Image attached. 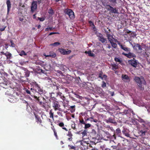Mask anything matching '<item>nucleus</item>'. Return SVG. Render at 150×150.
Segmentation results:
<instances>
[{"label": "nucleus", "instance_id": "nucleus-24", "mask_svg": "<svg viewBox=\"0 0 150 150\" xmlns=\"http://www.w3.org/2000/svg\"><path fill=\"white\" fill-rule=\"evenodd\" d=\"M44 55L46 57H50L52 58H54L56 56V53L53 51L50 52L49 54L46 55V54H44Z\"/></svg>", "mask_w": 150, "mask_h": 150}, {"label": "nucleus", "instance_id": "nucleus-9", "mask_svg": "<svg viewBox=\"0 0 150 150\" xmlns=\"http://www.w3.org/2000/svg\"><path fill=\"white\" fill-rule=\"evenodd\" d=\"M37 1H33L30 6V12L33 13L35 12L37 8Z\"/></svg>", "mask_w": 150, "mask_h": 150}, {"label": "nucleus", "instance_id": "nucleus-36", "mask_svg": "<svg viewBox=\"0 0 150 150\" xmlns=\"http://www.w3.org/2000/svg\"><path fill=\"white\" fill-rule=\"evenodd\" d=\"M112 69L115 71V70L117 69L118 68V65L116 64H113L112 65Z\"/></svg>", "mask_w": 150, "mask_h": 150}, {"label": "nucleus", "instance_id": "nucleus-52", "mask_svg": "<svg viewBox=\"0 0 150 150\" xmlns=\"http://www.w3.org/2000/svg\"><path fill=\"white\" fill-rule=\"evenodd\" d=\"M91 133L94 135H96L97 133L96 132L95 130L94 129H92L91 132Z\"/></svg>", "mask_w": 150, "mask_h": 150}, {"label": "nucleus", "instance_id": "nucleus-12", "mask_svg": "<svg viewBox=\"0 0 150 150\" xmlns=\"http://www.w3.org/2000/svg\"><path fill=\"white\" fill-rule=\"evenodd\" d=\"M97 36L99 40L102 43H106L107 39L103 37L102 34L99 33L97 34Z\"/></svg>", "mask_w": 150, "mask_h": 150}, {"label": "nucleus", "instance_id": "nucleus-13", "mask_svg": "<svg viewBox=\"0 0 150 150\" xmlns=\"http://www.w3.org/2000/svg\"><path fill=\"white\" fill-rule=\"evenodd\" d=\"M59 51L61 54L63 55L68 54L71 52V50L66 51V50L62 48L59 49Z\"/></svg>", "mask_w": 150, "mask_h": 150}, {"label": "nucleus", "instance_id": "nucleus-55", "mask_svg": "<svg viewBox=\"0 0 150 150\" xmlns=\"http://www.w3.org/2000/svg\"><path fill=\"white\" fill-rule=\"evenodd\" d=\"M140 133H141V135L144 136L145 135V133H146V131H143L142 130H141L140 131Z\"/></svg>", "mask_w": 150, "mask_h": 150}, {"label": "nucleus", "instance_id": "nucleus-26", "mask_svg": "<svg viewBox=\"0 0 150 150\" xmlns=\"http://www.w3.org/2000/svg\"><path fill=\"white\" fill-rule=\"evenodd\" d=\"M106 122L107 123H110L113 124L116 123V122L114 119H112V117H110L107 120H106Z\"/></svg>", "mask_w": 150, "mask_h": 150}, {"label": "nucleus", "instance_id": "nucleus-39", "mask_svg": "<svg viewBox=\"0 0 150 150\" xmlns=\"http://www.w3.org/2000/svg\"><path fill=\"white\" fill-rule=\"evenodd\" d=\"M85 53L86 54H88V56L91 57H93L94 56V54L93 53L91 52V51H86L85 52Z\"/></svg>", "mask_w": 150, "mask_h": 150}, {"label": "nucleus", "instance_id": "nucleus-45", "mask_svg": "<svg viewBox=\"0 0 150 150\" xmlns=\"http://www.w3.org/2000/svg\"><path fill=\"white\" fill-rule=\"evenodd\" d=\"M19 55L21 56H23V55H26L27 54L25 52V51L23 50H22L21 51V52H20V53L19 54Z\"/></svg>", "mask_w": 150, "mask_h": 150}, {"label": "nucleus", "instance_id": "nucleus-6", "mask_svg": "<svg viewBox=\"0 0 150 150\" xmlns=\"http://www.w3.org/2000/svg\"><path fill=\"white\" fill-rule=\"evenodd\" d=\"M64 12L66 14L69 16L71 19H73L75 18L74 14L72 10L67 8L65 10Z\"/></svg>", "mask_w": 150, "mask_h": 150}, {"label": "nucleus", "instance_id": "nucleus-53", "mask_svg": "<svg viewBox=\"0 0 150 150\" xmlns=\"http://www.w3.org/2000/svg\"><path fill=\"white\" fill-rule=\"evenodd\" d=\"M116 133L119 134L121 133V131L119 128H117L116 130Z\"/></svg>", "mask_w": 150, "mask_h": 150}, {"label": "nucleus", "instance_id": "nucleus-4", "mask_svg": "<svg viewBox=\"0 0 150 150\" xmlns=\"http://www.w3.org/2000/svg\"><path fill=\"white\" fill-rule=\"evenodd\" d=\"M133 47L134 49L137 53L140 54L142 52L143 50L142 47L139 44L134 43Z\"/></svg>", "mask_w": 150, "mask_h": 150}, {"label": "nucleus", "instance_id": "nucleus-20", "mask_svg": "<svg viewBox=\"0 0 150 150\" xmlns=\"http://www.w3.org/2000/svg\"><path fill=\"white\" fill-rule=\"evenodd\" d=\"M105 31L106 33V35L107 37V38L110 42L114 41V38L109 33L108 31H107L105 30Z\"/></svg>", "mask_w": 150, "mask_h": 150}, {"label": "nucleus", "instance_id": "nucleus-64", "mask_svg": "<svg viewBox=\"0 0 150 150\" xmlns=\"http://www.w3.org/2000/svg\"><path fill=\"white\" fill-rule=\"evenodd\" d=\"M10 42L11 44V46H12V47H14L15 45L14 44L13 42V41L12 40H11L10 41Z\"/></svg>", "mask_w": 150, "mask_h": 150}, {"label": "nucleus", "instance_id": "nucleus-59", "mask_svg": "<svg viewBox=\"0 0 150 150\" xmlns=\"http://www.w3.org/2000/svg\"><path fill=\"white\" fill-rule=\"evenodd\" d=\"M51 128L52 129V130L54 132L56 131L54 126H52L51 127Z\"/></svg>", "mask_w": 150, "mask_h": 150}, {"label": "nucleus", "instance_id": "nucleus-18", "mask_svg": "<svg viewBox=\"0 0 150 150\" xmlns=\"http://www.w3.org/2000/svg\"><path fill=\"white\" fill-rule=\"evenodd\" d=\"M8 100L11 103H15L18 100V99L14 96H11L9 98Z\"/></svg>", "mask_w": 150, "mask_h": 150}, {"label": "nucleus", "instance_id": "nucleus-56", "mask_svg": "<svg viewBox=\"0 0 150 150\" xmlns=\"http://www.w3.org/2000/svg\"><path fill=\"white\" fill-rule=\"evenodd\" d=\"M54 134L56 137V139H59L58 137L57 136V134L56 131H55V132H54Z\"/></svg>", "mask_w": 150, "mask_h": 150}, {"label": "nucleus", "instance_id": "nucleus-28", "mask_svg": "<svg viewBox=\"0 0 150 150\" xmlns=\"http://www.w3.org/2000/svg\"><path fill=\"white\" fill-rule=\"evenodd\" d=\"M67 136L68 137V140L69 141H71L72 140L73 138L72 137L73 134L71 131H69Z\"/></svg>", "mask_w": 150, "mask_h": 150}, {"label": "nucleus", "instance_id": "nucleus-40", "mask_svg": "<svg viewBox=\"0 0 150 150\" xmlns=\"http://www.w3.org/2000/svg\"><path fill=\"white\" fill-rule=\"evenodd\" d=\"M116 0H109V1L111 3L112 6H115L117 4Z\"/></svg>", "mask_w": 150, "mask_h": 150}, {"label": "nucleus", "instance_id": "nucleus-49", "mask_svg": "<svg viewBox=\"0 0 150 150\" xmlns=\"http://www.w3.org/2000/svg\"><path fill=\"white\" fill-rule=\"evenodd\" d=\"M84 125H85L84 128L86 129L90 127L91 126V125L89 123L86 124L85 123Z\"/></svg>", "mask_w": 150, "mask_h": 150}, {"label": "nucleus", "instance_id": "nucleus-30", "mask_svg": "<svg viewBox=\"0 0 150 150\" xmlns=\"http://www.w3.org/2000/svg\"><path fill=\"white\" fill-rule=\"evenodd\" d=\"M57 125L60 127H61L64 130L66 131H68V129L65 127L64 124L63 122H60L57 124Z\"/></svg>", "mask_w": 150, "mask_h": 150}, {"label": "nucleus", "instance_id": "nucleus-42", "mask_svg": "<svg viewBox=\"0 0 150 150\" xmlns=\"http://www.w3.org/2000/svg\"><path fill=\"white\" fill-rule=\"evenodd\" d=\"M79 122L81 124L84 125L86 123L84 121V120L82 117L80 118L79 119Z\"/></svg>", "mask_w": 150, "mask_h": 150}, {"label": "nucleus", "instance_id": "nucleus-11", "mask_svg": "<svg viewBox=\"0 0 150 150\" xmlns=\"http://www.w3.org/2000/svg\"><path fill=\"white\" fill-rule=\"evenodd\" d=\"M122 55H124L129 58H134L136 57V56L132 52H130V51L128 52V53H126L124 52H122Z\"/></svg>", "mask_w": 150, "mask_h": 150}, {"label": "nucleus", "instance_id": "nucleus-46", "mask_svg": "<svg viewBox=\"0 0 150 150\" xmlns=\"http://www.w3.org/2000/svg\"><path fill=\"white\" fill-rule=\"evenodd\" d=\"M110 43L111 44L112 46L114 48H116L117 46V45L116 43L114 42V41L111 42Z\"/></svg>", "mask_w": 150, "mask_h": 150}, {"label": "nucleus", "instance_id": "nucleus-2", "mask_svg": "<svg viewBox=\"0 0 150 150\" xmlns=\"http://www.w3.org/2000/svg\"><path fill=\"white\" fill-rule=\"evenodd\" d=\"M134 80H135V81H136L137 83V85L141 89H142V88L143 89V90H144V88H142V83L144 85H146V83L145 80L144 79L143 77H142L141 78V79L140 78L138 77H135Z\"/></svg>", "mask_w": 150, "mask_h": 150}, {"label": "nucleus", "instance_id": "nucleus-3", "mask_svg": "<svg viewBox=\"0 0 150 150\" xmlns=\"http://www.w3.org/2000/svg\"><path fill=\"white\" fill-rule=\"evenodd\" d=\"M52 106L54 110L63 111L60 108V105L57 101L56 100H53L52 102Z\"/></svg>", "mask_w": 150, "mask_h": 150}, {"label": "nucleus", "instance_id": "nucleus-61", "mask_svg": "<svg viewBox=\"0 0 150 150\" xmlns=\"http://www.w3.org/2000/svg\"><path fill=\"white\" fill-rule=\"evenodd\" d=\"M110 94L111 96H113L114 95V92L110 91Z\"/></svg>", "mask_w": 150, "mask_h": 150}, {"label": "nucleus", "instance_id": "nucleus-62", "mask_svg": "<svg viewBox=\"0 0 150 150\" xmlns=\"http://www.w3.org/2000/svg\"><path fill=\"white\" fill-rule=\"evenodd\" d=\"M98 77L102 79H103V77L102 76V74L101 73H100L99 74Z\"/></svg>", "mask_w": 150, "mask_h": 150}, {"label": "nucleus", "instance_id": "nucleus-7", "mask_svg": "<svg viewBox=\"0 0 150 150\" xmlns=\"http://www.w3.org/2000/svg\"><path fill=\"white\" fill-rule=\"evenodd\" d=\"M106 8L109 11L110 13H114V14H118L119 12L117 9L115 8H113L109 5L106 6Z\"/></svg>", "mask_w": 150, "mask_h": 150}, {"label": "nucleus", "instance_id": "nucleus-19", "mask_svg": "<svg viewBox=\"0 0 150 150\" xmlns=\"http://www.w3.org/2000/svg\"><path fill=\"white\" fill-rule=\"evenodd\" d=\"M71 128L73 129L77 132H76L77 134H79L81 131V129H79V128H76V125L74 122L71 124Z\"/></svg>", "mask_w": 150, "mask_h": 150}, {"label": "nucleus", "instance_id": "nucleus-16", "mask_svg": "<svg viewBox=\"0 0 150 150\" xmlns=\"http://www.w3.org/2000/svg\"><path fill=\"white\" fill-rule=\"evenodd\" d=\"M120 48L124 50L126 52H130V49L129 48L127 47L125 45H123L120 43L118 44Z\"/></svg>", "mask_w": 150, "mask_h": 150}, {"label": "nucleus", "instance_id": "nucleus-41", "mask_svg": "<svg viewBox=\"0 0 150 150\" xmlns=\"http://www.w3.org/2000/svg\"><path fill=\"white\" fill-rule=\"evenodd\" d=\"M75 105L71 106L69 108V110H71V112H74L75 110Z\"/></svg>", "mask_w": 150, "mask_h": 150}, {"label": "nucleus", "instance_id": "nucleus-29", "mask_svg": "<svg viewBox=\"0 0 150 150\" xmlns=\"http://www.w3.org/2000/svg\"><path fill=\"white\" fill-rule=\"evenodd\" d=\"M80 144L81 145L85 147V148H84L85 149L86 148H88V144L87 143L86 141L83 140L81 141H80Z\"/></svg>", "mask_w": 150, "mask_h": 150}, {"label": "nucleus", "instance_id": "nucleus-51", "mask_svg": "<svg viewBox=\"0 0 150 150\" xmlns=\"http://www.w3.org/2000/svg\"><path fill=\"white\" fill-rule=\"evenodd\" d=\"M115 60L116 62H119L120 63L121 62H122V60L120 59H119V58L117 57L115 58Z\"/></svg>", "mask_w": 150, "mask_h": 150}, {"label": "nucleus", "instance_id": "nucleus-48", "mask_svg": "<svg viewBox=\"0 0 150 150\" xmlns=\"http://www.w3.org/2000/svg\"><path fill=\"white\" fill-rule=\"evenodd\" d=\"M43 62L41 61H37L35 62V64H39L42 65L43 64Z\"/></svg>", "mask_w": 150, "mask_h": 150}, {"label": "nucleus", "instance_id": "nucleus-38", "mask_svg": "<svg viewBox=\"0 0 150 150\" xmlns=\"http://www.w3.org/2000/svg\"><path fill=\"white\" fill-rule=\"evenodd\" d=\"M123 134L125 135L127 137H130V135L128 132L126 130H124L122 131Z\"/></svg>", "mask_w": 150, "mask_h": 150}, {"label": "nucleus", "instance_id": "nucleus-37", "mask_svg": "<svg viewBox=\"0 0 150 150\" xmlns=\"http://www.w3.org/2000/svg\"><path fill=\"white\" fill-rule=\"evenodd\" d=\"M60 44V43L58 42H56L50 44L49 45L50 46H53L54 47H56L59 46Z\"/></svg>", "mask_w": 150, "mask_h": 150}, {"label": "nucleus", "instance_id": "nucleus-1", "mask_svg": "<svg viewBox=\"0 0 150 150\" xmlns=\"http://www.w3.org/2000/svg\"><path fill=\"white\" fill-rule=\"evenodd\" d=\"M8 44L6 43L4 44L3 43L0 47V49L1 51L0 52V58L2 61H9L12 57V54L9 52L6 51H6H8Z\"/></svg>", "mask_w": 150, "mask_h": 150}, {"label": "nucleus", "instance_id": "nucleus-8", "mask_svg": "<svg viewBox=\"0 0 150 150\" xmlns=\"http://www.w3.org/2000/svg\"><path fill=\"white\" fill-rule=\"evenodd\" d=\"M30 73V71L28 69L24 68H23V70L21 73V76L22 77H28L29 76Z\"/></svg>", "mask_w": 150, "mask_h": 150}, {"label": "nucleus", "instance_id": "nucleus-27", "mask_svg": "<svg viewBox=\"0 0 150 150\" xmlns=\"http://www.w3.org/2000/svg\"><path fill=\"white\" fill-rule=\"evenodd\" d=\"M35 71L39 74L44 73V71L41 69L40 67H38L34 70Z\"/></svg>", "mask_w": 150, "mask_h": 150}, {"label": "nucleus", "instance_id": "nucleus-50", "mask_svg": "<svg viewBox=\"0 0 150 150\" xmlns=\"http://www.w3.org/2000/svg\"><path fill=\"white\" fill-rule=\"evenodd\" d=\"M100 148L101 150H111L110 149L108 148H105L103 146H101Z\"/></svg>", "mask_w": 150, "mask_h": 150}, {"label": "nucleus", "instance_id": "nucleus-34", "mask_svg": "<svg viewBox=\"0 0 150 150\" xmlns=\"http://www.w3.org/2000/svg\"><path fill=\"white\" fill-rule=\"evenodd\" d=\"M25 91L27 94L30 95L32 97H33V95H33L34 92H32V91H31L28 89H25Z\"/></svg>", "mask_w": 150, "mask_h": 150}, {"label": "nucleus", "instance_id": "nucleus-31", "mask_svg": "<svg viewBox=\"0 0 150 150\" xmlns=\"http://www.w3.org/2000/svg\"><path fill=\"white\" fill-rule=\"evenodd\" d=\"M86 120H89L91 122H95L97 123L98 122V120L96 119H94L93 117H89L87 118V119H85Z\"/></svg>", "mask_w": 150, "mask_h": 150}, {"label": "nucleus", "instance_id": "nucleus-15", "mask_svg": "<svg viewBox=\"0 0 150 150\" xmlns=\"http://www.w3.org/2000/svg\"><path fill=\"white\" fill-rule=\"evenodd\" d=\"M0 86L5 89H8L10 88V86L7 81H5L4 82L0 83Z\"/></svg>", "mask_w": 150, "mask_h": 150}, {"label": "nucleus", "instance_id": "nucleus-54", "mask_svg": "<svg viewBox=\"0 0 150 150\" xmlns=\"http://www.w3.org/2000/svg\"><path fill=\"white\" fill-rule=\"evenodd\" d=\"M48 13L49 14H53L54 13L53 11L52 8L49 9Z\"/></svg>", "mask_w": 150, "mask_h": 150}, {"label": "nucleus", "instance_id": "nucleus-5", "mask_svg": "<svg viewBox=\"0 0 150 150\" xmlns=\"http://www.w3.org/2000/svg\"><path fill=\"white\" fill-rule=\"evenodd\" d=\"M30 90L32 92H39L41 93H43V89L40 88L38 84L34 86L33 88H31Z\"/></svg>", "mask_w": 150, "mask_h": 150}, {"label": "nucleus", "instance_id": "nucleus-44", "mask_svg": "<svg viewBox=\"0 0 150 150\" xmlns=\"http://www.w3.org/2000/svg\"><path fill=\"white\" fill-rule=\"evenodd\" d=\"M81 133L82 134V137H84L87 135V131L86 130H84Z\"/></svg>", "mask_w": 150, "mask_h": 150}, {"label": "nucleus", "instance_id": "nucleus-47", "mask_svg": "<svg viewBox=\"0 0 150 150\" xmlns=\"http://www.w3.org/2000/svg\"><path fill=\"white\" fill-rule=\"evenodd\" d=\"M92 140H93L92 141H91V142L94 143L95 144H96V143L98 142V141H96V140H97V139L95 137H93L92 138Z\"/></svg>", "mask_w": 150, "mask_h": 150}, {"label": "nucleus", "instance_id": "nucleus-32", "mask_svg": "<svg viewBox=\"0 0 150 150\" xmlns=\"http://www.w3.org/2000/svg\"><path fill=\"white\" fill-rule=\"evenodd\" d=\"M47 102H46L45 101V99L44 98L43 101H42V105H41V106L44 108H46L47 105H48V104H47Z\"/></svg>", "mask_w": 150, "mask_h": 150}, {"label": "nucleus", "instance_id": "nucleus-10", "mask_svg": "<svg viewBox=\"0 0 150 150\" xmlns=\"http://www.w3.org/2000/svg\"><path fill=\"white\" fill-rule=\"evenodd\" d=\"M33 98L35 99V101L38 103L40 105H42V101H43L44 97L41 96H36L33 95Z\"/></svg>", "mask_w": 150, "mask_h": 150}, {"label": "nucleus", "instance_id": "nucleus-22", "mask_svg": "<svg viewBox=\"0 0 150 150\" xmlns=\"http://www.w3.org/2000/svg\"><path fill=\"white\" fill-rule=\"evenodd\" d=\"M122 79L125 82H129L130 79L129 76L127 75L122 74Z\"/></svg>", "mask_w": 150, "mask_h": 150}, {"label": "nucleus", "instance_id": "nucleus-25", "mask_svg": "<svg viewBox=\"0 0 150 150\" xmlns=\"http://www.w3.org/2000/svg\"><path fill=\"white\" fill-rule=\"evenodd\" d=\"M34 115L35 116V120L36 122L38 123H40L41 124L42 123V120H41L40 117L38 116V115H37L35 114L34 113Z\"/></svg>", "mask_w": 150, "mask_h": 150}, {"label": "nucleus", "instance_id": "nucleus-17", "mask_svg": "<svg viewBox=\"0 0 150 150\" xmlns=\"http://www.w3.org/2000/svg\"><path fill=\"white\" fill-rule=\"evenodd\" d=\"M23 82H28L30 83V84L32 86H33V87H34L36 85H37L38 83H37L34 80H29V79L28 78H26V79L25 80L22 81Z\"/></svg>", "mask_w": 150, "mask_h": 150}, {"label": "nucleus", "instance_id": "nucleus-57", "mask_svg": "<svg viewBox=\"0 0 150 150\" xmlns=\"http://www.w3.org/2000/svg\"><path fill=\"white\" fill-rule=\"evenodd\" d=\"M38 19L40 21H43L45 20V18H40L38 17Z\"/></svg>", "mask_w": 150, "mask_h": 150}, {"label": "nucleus", "instance_id": "nucleus-58", "mask_svg": "<svg viewBox=\"0 0 150 150\" xmlns=\"http://www.w3.org/2000/svg\"><path fill=\"white\" fill-rule=\"evenodd\" d=\"M106 86V84L104 81L103 82V84L102 85V87H105Z\"/></svg>", "mask_w": 150, "mask_h": 150}, {"label": "nucleus", "instance_id": "nucleus-35", "mask_svg": "<svg viewBox=\"0 0 150 150\" xmlns=\"http://www.w3.org/2000/svg\"><path fill=\"white\" fill-rule=\"evenodd\" d=\"M50 117L54 120V112L52 111V109L50 110L49 112Z\"/></svg>", "mask_w": 150, "mask_h": 150}, {"label": "nucleus", "instance_id": "nucleus-63", "mask_svg": "<svg viewBox=\"0 0 150 150\" xmlns=\"http://www.w3.org/2000/svg\"><path fill=\"white\" fill-rule=\"evenodd\" d=\"M111 147L113 149H117V146H111Z\"/></svg>", "mask_w": 150, "mask_h": 150}, {"label": "nucleus", "instance_id": "nucleus-43", "mask_svg": "<svg viewBox=\"0 0 150 150\" xmlns=\"http://www.w3.org/2000/svg\"><path fill=\"white\" fill-rule=\"evenodd\" d=\"M88 22L90 26L92 27L93 29L95 28V27L93 23L91 21H89Z\"/></svg>", "mask_w": 150, "mask_h": 150}, {"label": "nucleus", "instance_id": "nucleus-60", "mask_svg": "<svg viewBox=\"0 0 150 150\" xmlns=\"http://www.w3.org/2000/svg\"><path fill=\"white\" fill-rule=\"evenodd\" d=\"M19 20L21 21H23L24 20L23 17L22 16L19 17Z\"/></svg>", "mask_w": 150, "mask_h": 150}, {"label": "nucleus", "instance_id": "nucleus-33", "mask_svg": "<svg viewBox=\"0 0 150 150\" xmlns=\"http://www.w3.org/2000/svg\"><path fill=\"white\" fill-rule=\"evenodd\" d=\"M68 147L69 148V150H76V147L75 145H69Z\"/></svg>", "mask_w": 150, "mask_h": 150}, {"label": "nucleus", "instance_id": "nucleus-21", "mask_svg": "<svg viewBox=\"0 0 150 150\" xmlns=\"http://www.w3.org/2000/svg\"><path fill=\"white\" fill-rule=\"evenodd\" d=\"M57 96L59 97L63 101L66 100V98L64 95L61 92H59L57 93Z\"/></svg>", "mask_w": 150, "mask_h": 150}, {"label": "nucleus", "instance_id": "nucleus-23", "mask_svg": "<svg viewBox=\"0 0 150 150\" xmlns=\"http://www.w3.org/2000/svg\"><path fill=\"white\" fill-rule=\"evenodd\" d=\"M6 4L7 5V15H8L9 13V11L11 8V4L9 0H7L6 2Z\"/></svg>", "mask_w": 150, "mask_h": 150}, {"label": "nucleus", "instance_id": "nucleus-14", "mask_svg": "<svg viewBox=\"0 0 150 150\" xmlns=\"http://www.w3.org/2000/svg\"><path fill=\"white\" fill-rule=\"evenodd\" d=\"M137 61L135 60L134 58H133L132 59H131L128 61V63L132 66L136 67L137 65Z\"/></svg>", "mask_w": 150, "mask_h": 150}]
</instances>
